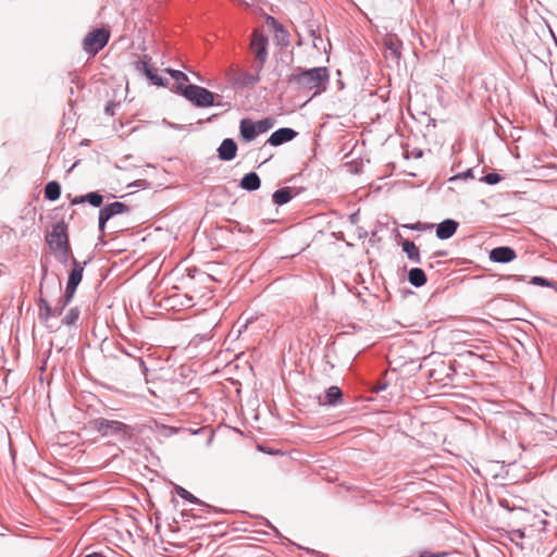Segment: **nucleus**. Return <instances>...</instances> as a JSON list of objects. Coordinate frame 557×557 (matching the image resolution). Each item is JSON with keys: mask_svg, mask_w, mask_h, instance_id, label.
Listing matches in <instances>:
<instances>
[{"mask_svg": "<svg viewBox=\"0 0 557 557\" xmlns=\"http://www.w3.org/2000/svg\"><path fill=\"white\" fill-rule=\"evenodd\" d=\"M329 81L326 67H314L301 73L292 74L288 84L297 91L302 94L311 92L315 96L325 89Z\"/></svg>", "mask_w": 557, "mask_h": 557, "instance_id": "f257e3e1", "label": "nucleus"}, {"mask_svg": "<svg viewBox=\"0 0 557 557\" xmlns=\"http://www.w3.org/2000/svg\"><path fill=\"white\" fill-rule=\"evenodd\" d=\"M47 243L60 261L65 262L67 260L71 247L65 222L61 221L52 226L51 232L47 236Z\"/></svg>", "mask_w": 557, "mask_h": 557, "instance_id": "f03ea898", "label": "nucleus"}, {"mask_svg": "<svg viewBox=\"0 0 557 557\" xmlns=\"http://www.w3.org/2000/svg\"><path fill=\"white\" fill-rule=\"evenodd\" d=\"M177 90L195 106L205 108L214 104V94L210 90L198 85H182L177 86Z\"/></svg>", "mask_w": 557, "mask_h": 557, "instance_id": "7ed1b4c3", "label": "nucleus"}, {"mask_svg": "<svg viewBox=\"0 0 557 557\" xmlns=\"http://www.w3.org/2000/svg\"><path fill=\"white\" fill-rule=\"evenodd\" d=\"M91 429L99 432L102 436L126 433L129 429L125 423L117 420L97 418L90 422Z\"/></svg>", "mask_w": 557, "mask_h": 557, "instance_id": "20e7f679", "label": "nucleus"}, {"mask_svg": "<svg viewBox=\"0 0 557 557\" xmlns=\"http://www.w3.org/2000/svg\"><path fill=\"white\" fill-rule=\"evenodd\" d=\"M110 33L100 28L90 32L84 39V49L91 54L98 53L107 44Z\"/></svg>", "mask_w": 557, "mask_h": 557, "instance_id": "39448f33", "label": "nucleus"}, {"mask_svg": "<svg viewBox=\"0 0 557 557\" xmlns=\"http://www.w3.org/2000/svg\"><path fill=\"white\" fill-rule=\"evenodd\" d=\"M73 265H74V268L70 272L66 288H65L63 307H65L71 301V299L73 298V296L75 294L76 287L78 286V284L81 283V281L83 278L84 267L82 265V263H79L77 260L74 259Z\"/></svg>", "mask_w": 557, "mask_h": 557, "instance_id": "423d86ee", "label": "nucleus"}, {"mask_svg": "<svg viewBox=\"0 0 557 557\" xmlns=\"http://www.w3.org/2000/svg\"><path fill=\"white\" fill-rule=\"evenodd\" d=\"M267 46H268V38L259 32H253L251 42H250V49L251 52L255 54L256 59L263 64L267 59Z\"/></svg>", "mask_w": 557, "mask_h": 557, "instance_id": "0eeeda50", "label": "nucleus"}, {"mask_svg": "<svg viewBox=\"0 0 557 557\" xmlns=\"http://www.w3.org/2000/svg\"><path fill=\"white\" fill-rule=\"evenodd\" d=\"M127 211H128L127 206L125 203L119 202V201H115V202L104 206L99 212L100 230L101 231L104 230V225H106L107 221L110 220L112 216L127 212Z\"/></svg>", "mask_w": 557, "mask_h": 557, "instance_id": "6e6552de", "label": "nucleus"}, {"mask_svg": "<svg viewBox=\"0 0 557 557\" xmlns=\"http://www.w3.org/2000/svg\"><path fill=\"white\" fill-rule=\"evenodd\" d=\"M136 69L143 72L146 77L154 85L165 86L163 79L157 74L156 70L149 64L147 60V55L144 59L136 63Z\"/></svg>", "mask_w": 557, "mask_h": 557, "instance_id": "1a4fd4ad", "label": "nucleus"}, {"mask_svg": "<svg viewBox=\"0 0 557 557\" xmlns=\"http://www.w3.org/2000/svg\"><path fill=\"white\" fill-rule=\"evenodd\" d=\"M517 255L510 247H496L491 250L490 259L498 263H507L516 259Z\"/></svg>", "mask_w": 557, "mask_h": 557, "instance_id": "9d476101", "label": "nucleus"}, {"mask_svg": "<svg viewBox=\"0 0 557 557\" xmlns=\"http://www.w3.org/2000/svg\"><path fill=\"white\" fill-rule=\"evenodd\" d=\"M297 133L292 128H280L271 134L268 143L272 146H280L286 141H289L296 137Z\"/></svg>", "mask_w": 557, "mask_h": 557, "instance_id": "9b49d317", "label": "nucleus"}, {"mask_svg": "<svg viewBox=\"0 0 557 557\" xmlns=\"http://www.w3.org/2000/svg\"><path fill=\"white\" fill-rule=\"evenodd\" d=\"M237 145L232 138H226L218 148V156L223 161H231L236 157Z\"/></svg>", "mask_w": 557, "mask_h": 557, "instance_id": "f8f14e48", "label": "nucleus"}, {"mask_svg": "<svg viewBox=\"0 0 557 557\" xmlns=\"http://www.w3.org/2000/svg\"><path fill=\"white\" fill-rule=\"evenodd\" d=\"M458 223L454 220L447 219L437 225L436 236L440 239H448L456 233Z\"/></svg>", "mask_w": 557, "mask_h": 557, "instance_id": "ddd939ff", "label": "nucleus"}, {"mask_svg": "<svg viewBox=\"0 0 557 557\" xmlns=\"http://www.w3.org/2000/svg\"><path fill=\"white\" fill-rule=\"evenodd\" d=\"M384 47L389 51L391 55L399 59L401 55L403 44L396 35H386L383 40Z\"/></svg>", "mask_w": 557, "mask_h": 557, "instance_id": "4468645a", "label": "nucleus"}, {"mask_svg": "<svg viewBox=\"0 0 557 557\" xmlns=\"http://www.w3.org/2000/svg\"><path fill=\"white\" fill-rule=\"evenodd\" d=\"M240 136L246 141L253 140L259 134L256 129L255 122L250 119H243L239 124Z\"/></svg>", "mask_w": 557, "mask_h": 557, "instance_id": "2eb2a0df", "label": "nucleus"}, {"mask_svg": "<svg viewBox=\"0 0 557 557\" xmlns=\"http://www.w3.org/2000/svg\"><path fill=\"white\" fill-rule=\"evenodd\" d=\"M89 202L94 207H100L103 201V197L98 193H89L84 196L75 197L71 200L72 205L83 203V202Z\"/></svg>", "mask_w": 557, "mask_h": 557, "instance_id": "dca6fc26", "label": "nucleus"}, {"mask_svg": "<svg viewBox=\"0 0 557 557\" xmlns=\"http://www.w3.org/2000/svg\"><path fill=\"white\" fill-rule=\"evenodd\" d=\"M240 186L247 190H256L260 187V178L255 172L248 173L242 178Z\"/></svg>", "mask_w": 557, "mask_h": 557, "instance_id": "f3484780", "label": "nucleus"}, {"mask_svg": "<svg viewBox=\"0 0 557 557\" xmlns=\"http://www.w3.org/2000/svg\"><path fill=\"white\" fill-rule=\"evenodd\" d=\"M409 282L417 287L423 286L426 282V276L421 269L414 268L409 271Z\"/></svg>", "mask_w": 557, "mask_h": 557, "instance_id": "a211bd4d", "label": "nucleus"}, {"mask_svg": "<svg viewBox=\"0 0 557 557\" xmlns=\"http://www.w3.org/2000/svg\"><path fill=\"white\" fill-rule=\"evenodd\" d=\"M61 195V186L58 182L51 181L45 187V197L48 200L54 201L59 199Z\"/></svg>", "mask_w": 557, "mask_h": 557, "instance_id": "6ab92c4d", "label": "nucleus"}, {"mask_svg": "<svg viewBox=\"0 0 557 557\" xmlns=\"http://www.w3.org/2000/svg\"><path fill=\"white\" fill-rule=\"evenodd\" d=\"M403 250L407 253V257L416 262H420V252L419 248L414 245L413 242L405 239L401 244Z\"/></svg>", "mask_w": 557, "mask_h": 557, "instance_id": "aec40b11", "label": "nucleus"}, {"mask_svg": "<svg viewBox=\"0 0 557 557\" xmlns=\"http://www.w3.org/2000/svg\"><path fill=\"white\" fill-rule=\"evenodd\" d=\"M64 308L65 307H63V304H62L61 306H57L54 309H52L49 306V304L44 302V306H40L39 315L42 320L47 321L51 315H60Z\"/></svg>", "mask_w": 557, "mask_h": 557, "instance_id": "412c9836", "label": "nucleus"}, {"mask_svg": "<svg viewBox=\"0 0 557 557\" xmlns=\"http://www.w3.org/2000/svg\"><path fill=\"white\" fill-rule=\"evenodd\" d=\"M292 199V190L288 187L281 188L273 194L274 203L282 206Z\"/></svg>", "mask_w": 557, "mask_h": 557, "instance_id": "4be33fe9", "label": "nucleus"}, {"mask_svg": "<svg viewBox=\"0 0 557 557\" xmlns=\"http://www.w3.org/2000/svg\"><path fill=\"white\" fill-rule=\"evenodd\" d=\"M79 318V310L77 308H71L62 319V323L71 326L76 323Z\"/></svg>", "mask_w": 557, "mask_h": 557, "instance_id": "5701e85b", "label": "nucleus"}, {"mask_svg": "<svg viewBox=\"0 0 557 557\" xmlns=\"http://www.w3.org/2000/svg\"><path fill=\"white\" fill-rule=\"evenodd\" d=\"M342 397V392L341 389L337 387V386H331L327 391H326V395H325V404H329V405H333L336 403L337 399H339Z\"/></svg>", "mask_w": 557, "mask_h": 557, "instance_id": "b1692460", "label": "nucleus"}, {"mask_svg": "<svg viewBox=\"0 0 557 557\" xmlns=\"http://www.w3.org/2000/svg\"><path fill=\"white\" fill-rule=\"evenodd\" d=\"M273 125H274V121L270 117L255 122V126H256L258 134L268 132L270 128L273 127Z\"/></svg>", "mask_w": 557, "mask_h": 557, "instance_id": "393cba45", "label": "nucleus"}, {"mask_svg": "<svg viewBox=\"0 0 557 557\" xmlns=\"http://www.w3.org/2000/svg\"><path fill=\"white\" fill-rule=\"evenodd\" d=\"M175 492L181 498H183L185 500H188L194 504H197L199 502L197 497H195L191 493H189L187 490H185L182 486L176 485Z\"/></svg>", "mask_w": 557, "mask_h": 557, "instance_id": "a878e982", "label": "nucleus"}, {"mask_svg": "<svg viewBox=\"0 0 557 557\" xmlns=\"http://www.w3.org/2000/svg\"><path fill=\"white\" fill-rule=\"evenodd\" d=\"M165 71L177 82V86L180 84L184 85V83L188 82V76L182 71L171 69H166Z\"/></svg>", "mask_w": 557, "mask_h": 557, "instance_id": "bb28decb", "label": "nucleus"}, {"mask_svg": "<svg viewBox=\"0 0 557 557\" xmlns=\"http://www.w3.org/2000/svg\"><path fill=\"white\" fill-rule=\"evenodd\" d=\"M484 182H486L490 185L496 184L500 181V176L497 173H488L484 176Z\"/></svg>", "mask_w": 557, "mask_h": 557, "instance_id": "cd10ccee", "label": "nucleus"}, {"mask_svg": "<svg viewBox=\"0 0 557 557\" xmlns=\"http://www.w3.org/2000/svg\"><path fill=\"white\" fill-rule=\"evenodd\" d=\"M531 283L535 284V285H540V286H550V282L547 281L546 278L544 277H541V276H534L531 281Z\"/></svg>", "mask_w": 557, "mask_h": 557, "instance_id": "c85d7f7f", "label": "nucleus"}, {"mask_svg": "<svg viewBox=\"0 0 557 557\" xmlns=\"http://www.w3.org/2000/svg\"><path fill=\"white\" fill-rule=\"evenodd\" d=\"M85 557H103V556L99 553H92V554L86 555Z\"/></svg>", "mask_w": 557, "mask_h": 557, "instance_id": "c756f323", "label": "nucleus"}, {"mask_svg": "<svg viewBox=\"0 0 557 557\" xmlns=\"http://www.w3.org/2000/svg\"><path fill=\"white\" fill-rule=\"evenodd\" d=\"M513 533L520 539L523 537V532H521L520 530L513 531Z\"/></svg>", "mask_w": 557, "mask_h": 557, "instance_id": "7c9ffc66", "label": "nucleus"}, {"mask_svg": "<svg viewBox=\"0 0 557 557\" xmlns=\"http://www.w3.org/2000/svg\"><path fill=\"white\" fill-rule=\"evenodd\" d=\"M363 4H369L371 3L373 0H360Z\"/></svg>", "mask_w": 557, "mask_h": 557, "instance_id": "2f4dec72", "label": "nucleus"}, {"mask_svg": "<svg viewBox=\"0 0 557 557\" xmlns=\"http://www.w3.org/2000/svg\"><path fill=\"white\" fill-rule=\"evenodd\" d=\"M106 112H107V113H111V114H112V111H111V107H110V106H107V108H106Z\"/></svg>", "mask_w": 557, "mask_h": 557, "instance_id": "473e14b6", "label": "nucleus"}, {"mask_svg": "<svg viewBox=\"0 0 557 557\" xmlns=\"http://www.w3.org/2000/svg\"><path fill=\"white\" fill-rule=\"evenodd\" d=\"M555 125L557 126V109H556V112H555Z\"/></svg>", "mask_w": 557, "mask_h": 557, "instance_id": "72a5a7b5", "label": "nucleus"}]
</instances>
